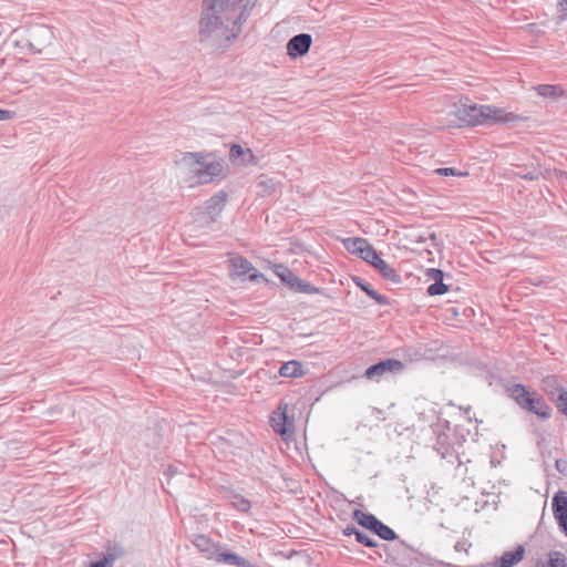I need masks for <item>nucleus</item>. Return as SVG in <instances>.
<instances>
[{
	"instance_id": "nucleus-1",
	"label": "nucleus",
	"mask_w": 567,
	"mask_h": 567,
	"mask_svg": "<svg viewBox=\"0 0 567 567\" xmlns=\"http://www.w3.org/2000/svg\"><path fill=\"white\" fill-rule=\"evenodd\" d=\"M256 0H203L199 40L215 48L229 45L243 31Z\"/></svg>"
},
{
	"instance_id": "nucleus-2",
	"label": "nucleus",
	"mask_w": 567,
	"mask_h": 567,
	"mask_svg": "<svg viewBox=\"0 0 567 567\" xmlns=\"http://www.w3.org/2000/svg\"><path fill=\"white\" fill-rule=\"evenodd\" d=\"M452 114L456 118V121L452 122L457 126L496 125L524 120L523 116L507 112L505 109L494 105H477L471 103L470 100L454 105Z\"/></svg>"
},
{
	"instance_id": "nucleus-3",
	"label": "nucleus",
	"mask_w": 567,
	"mask_h": 567,
	"mask_svg": "<svg viewBox=\"0 0 567 567\" xmlns=\"http://www.w3.org/2000/svg\"><path fill=\"white\" fill-rule=\"evenodd\" d=\"M507 395L524 411L533 413L540 419L547 420L551 416L553 410L545 398L535 390L522 383L507 384Z\"/></svg>"
},
{
	"instance_id": "nucleus-4",
	"label": "nucleus",
	"mask_w": 567,
	"mask_h": 567,
	"mask_svg": "<svg viewBox=\"0 0 567 567\" xmlns=\"http://www.w3.org/2000/svg\"><path fill=\"white\" fill-rule=\"evenodd\" d=\"M193 545L205 555L207 559H214L218 563H226L238 567H252L247 559L233 553L223 551L220 543H216L206 535H196Z\"/></svg>"
},
{
	"instance_id": "nucleus-5",
	"label": "nucleus",
	"mask_w": 567,
	"mask_h": 567,
	"mask_svg": "<svg viewBox=\"0 0 567 567\" xmlns=\"http://www.w3.org/2000/svg\"><path fill=\"white\" fill-rule=\"evenodd\" d=\"M202 159L203 157L198 153H186L183 155L182 162L190 167L196 166L194 173L197 183L207 184L221 173V165L219 163L206 164Z\"/></svg>"
},
{
	"instance_id": "nucleus-6",
	"label": "nucleus",
	"mask_w": 567,
	"mask_h": 567,
	"mask_svg": "<svg viewBox=\"0 0 567 567\" xmlns=\"http://www.w3.org/2000/svg\"><path fill=\"white\" fill-rule=\"evenodd\" d=\"M404 370V363L398 359L389 358L370 365L364 377L371 381H380L388 373L399 374Z\"/></svg>"
},
{
	"instance_id": "nucleus-7",
	"label": "nucleus",
	"mask_w": 567,
	"mask_h": 567,
	"mask_svg": "<svg viewBox=\"0 0 567 567\" xmlns=\"http://www.w3.org/2000/svg\"><path fill=\"white\" fill-rule=\"evenodd\" d=\"M367 254L368 256L363 260L373 266L385 280L396 285L402 282L401 276L396 270L383 260L374 248L368 250Z\"/></svg>"
},
{
	"instance_id": "nucleus-8",
	"label": "nucleus",
	"mask_w": 567,
	"mask_h": 567,
	"mask_svg": "<svg viewBox=\"0 0 567 567\" xmlns=\"http://www.w3.org/2000/svg\"><path fill=\"white\" fill-rule=\"evenodd\" d=\"M551 508L560 530L567 537V492L559 491L555 493Z\"/></svg>"
},
{
	"instance_id": "nucleus-9",
	"label": "nucleus",
	"mask_w": 567,
	"mask_h": 567,
	"mask_svg": "<svg viewBox=\"0 0 567 567\" xmlns=\"http://www.w3.org/2000/svg\"><path fill=\"white\" fill-rule=\"evenodd\" d=\"M293 419L287 415L286 406L279 405L277 411L274 412V416H271L274 431L282 437L290 436L293 433Z\"/></svg>"
},
{
	"instance_id": "nucleus-10",
	"label": "nucleus",
	"mask_w": 567,
	"mask_h": 567,
	"mask_svg": "<svg viewBox=\"0 0 567 567\" xmlns=\"http://www.w3.org/2000/svg\"><path fill=\"white\" fill-rule=\"evenodd\" d=\"M312 44V37L309 33H300L292 37L287 43V53L291 58L306 55Z\"/></svg>"
},
{
	"instance_id": "nucleus-11",
	"label": "nucleus",
	"mask_w": 567,
	"mask_h": 567,
	"mask_svg": "<svg viewBox=\"0 0 567 567\" xmlns=\"http://www.w3.org/2000/svg\"><path fill=\"white\" fill-rule=\"evenodd\" d=\"M227 198H228L227 193L224 190H220V192L216 193L214 196H212L205 203V206L202 209L207 212L208 214L213 215V217H209L210 220H218L223 209L225 208Z\"/></svg>"
},
{
	"instance_id": "nucleus-12",
	"label": "nucleus",
	"mask_w": 567,
	"mask_h": 567,
	"mask_svg": "<svg viewBox=\"0 0 567 567\" xmlns=\"http://www.w3.org/2000/svg\"><path fill=\"white\" fill-rule=\"evenodd\" d=\"M343 247L352 255H357L361 259H364L368 250H372L373 247L369 241L361 237H349L342 240Z\"/></svg>"
},
{
	"instance_id": "nucleus-13",
	"label": "nucleus",
	"mask_w": 567,
	"mask_h": 567,
	"mask_svg": "<svg viewBox=\"0 0 567 567\" xmlns=\"http://www.w3.org/2000/svg\"><path fill=\"white\" fill-rule=\"evenodd\" d=\"M124 555V550L121 546L114 544L109 546L106 553L103 555L101 560L92 561L90 567H113L114 561Z\"/></svg>"
},
{
	"instance_id": "nucleus-14",
	"label": "nucleus",
	"mask_w": 567,
	"mask_h": 567,
	"mask_svg": "<svg viewBox=\"0 0 567 567\" xmlns=\"http://www.w3.org/2000/svg\"><path fill=\"white\" fill-rule=\"evenodd\" d=\"M542 389L548 395L550 401H554L564 390L561 380L556 375H547L542 380Z\"/></svg>"
},
{
	"instance_id": "nucleus-15",
	"label": "nucleus",
	"mask_w": 567,
	"mask_h": 567,
	"mask_svg": "<svg viewBox=\"0 0 567 567\" xmlns=\"http://www.w3.org/2000/svg\"><path fill=\"white\" fill-rule=\"evenodd\" d=\"M524 546L518 545L514 550L505 551L496 561V567H513L524 558Z\"/></svg>"
},
{
	"instance_id": "nucleus-16",
	"label": "nucleus",
	"mask_w": 567,
	"mask_h": 567,
	"mask_svg": "<svg viewBox=\"0 0 567 567\" xmlns=\"http://www.w3.org/2000/svg\"><path fill=\"white\" fill-rule=\"evenodd\" d=\"M308 372V369L297 360L285 362L280 369L279 374L284 378H300Z\"/></svg>"
},
{
	"instance_id": "nucleus-17",
	"label": "nucleus",
	"mask_w": 567,
	"mask_h": 567,
	"mask_svg": "<svg viewBox=\"0 0 567 567\" xmlns=\"http://www.w3.org/2000/svg\"><path fill=\"white\" fill-rule=\"evenodd\" d=\"M275 274L280 280L291 290L296 291L298 285H300L301 278L295 275L288 267L284 265L275 266Z\"/></svg>"
},
{
	"instance_id": "nucleus-18",
	"label": "nucleus",
	"mask_w": 567,
	"mask_h": 567,
	"mask_svg": "<svg viewBox=\"0 0 567 567\" xmlns=\"http://www.w3.org/2000/svg\"><path fill=\"white\" fill-rule=\"evenodd\" d=\"M353 519L365 529L374 533L380 519H378L373 514L364 513L361 509H354L352 514Z\"/></svg>"
},
{
	"instance_id": "nucleus-19",
	"label": "nucleus",
	"mask_w": 567,
	"mask_h": 567,
	"mask_svg": "<svg viewBox=\"0 0 567 567\" xmlns=\"http://www.w3.org/2000/svg\"><path fill=\"white\" fill-rule=\"evenodd\" d=\"M353 281L370 298L375 300L377 303H379L381 306L389 305V299L385 296H383V295L379 293L378 291H375L374 289H372L371 286L369 284H367L362 278L353 277Z\"/></svg>"
},
{
	"instance_id": "nucleus-20",
	"label": "nucleus",
	"mask_w": 567,
	"mask_h": 567,
	"mask_svg": "<svg viewBox=\"0 0 567 567\" xmlns=\"http://www.w3.org/2000/svg\"><path fill=\"white\" fill-rule=\"evenodd\" d=\"M230 266H231L234 274L239 277L246 276L251 270H254L251 262L243 256L233 257L230 259Z\"/></svg>"
},
{
	"instance_id": "nucleus-21",
	"label": "nucleus",
	"mask_w": 567,
	"mask_h": 567,
	"mask_svg": "<svg viewBox=\"0 0 567 567\" xmlns=\"http://www.w3.org/2000/svg\"><path fill=\"white\" fill-rule=\"evenodd\" d=\"M535 90L538 95L549 99H557L564 94V90L560 85L539 84L535 86Z\"/></svg>"
},
{
	"instance_id": "nucleus-22",
	"label": "nucleus",
	"mask_w": 567,
	"mask_h": 567,
	"mask_svg": "<svg viewBox=\"0 0 567 567\" xmlns=\"http://www.w3.org/2000/svg\"><path fill=\"white\" fill-rule=\"evenodd\" d=\"M209 217H213V215L208 214L207 212L199 209L195 214L194 217V229H206L212 228V226L217 223V220H210Z\"/></svg>"
},
{
	"instance_id": "nucleus-23",
	"label": "nucleus",
	"mask_w": 567,
	"mask_h": 567,
	"mask_svg": "<svg viewBox=\"0 0 567 567\" xmlns=\"http://www.w3.org/2000/svg\"><path fill=\"white\" fill-rule=\"evenodd\" d=\"M536 567H567L566 556L561 551H551L548 560L537 564Z\"/></svg>"
},
{
	"instance_id": "nucleus-24",
	"label": "nucleus",
	"mask_w": 567,
	"mask_h": 567,
	"mask_svg": "<svg viewBox=\"0 0 567 567\" xmlns=\"http://www.w3.org/2000/svg\"><path fill=\"white\" fill-rule=\"evenodd\" d=\"M373 534L378 535L381 539L389 542L395 540L398 538L396 533L381 520L379 522Z\"/></svg>"
},
{
	"instance_id": "nucleus-25",
	"label": "nucleus",
	"mask_w": 567,
	"mask_h": 567,
	"mask_svg": "<svg viewBox=\"0 0 567 567\" xmlns=\"http://www.w3.org/2000/svg\"><path fill=\"white\" fill-rule=\"evenodd\" d=\"M231 505L243 513H247L251 507L250 501L240 494H235L231 496Z\"/></svg>"
},
{
	"instance_id": "nucleus-26",
	"label": "nucleus",
	"mask_w": 567,
	"mask_h": 567,
	"mask_svg": "<svg viewBox=\"0 0 567 567\" xmlns=\"http://www.w3.org/2000/svg\"><path fill=\"white\" fill-rule=\"evenodd\" d=\"M559 413L567 416V390L565 389L558 396L551 401Z\"/></svg>"
},
{
	"instance_id": "nucleus-27",
	"label": "nucleus",
	"mask_w": 567,
	"mask_h": 567,
	"mask_svg": "<svg viewBox=\"0 0 567 567\" xmlns=\"http://www.w3.org/2000/svg\"><path fill=\"white\" fill-rule=\"evenodd\" d=\"M449 291V286L443 281H436L429 286L427 293L430 296H439Z\"/></svg>"
},
{
	"instance_id": "nucleus-28",
	"label": "nucleus",
	"mask_w": 567,
	"mask_h": 567,
	"mask_svg": "<svg viewBox=\"0 0 567 567\" xmlns=\"http://www.w3.org/2000/svg\"><path fill=\"white\" fill-rule=\"evenodd\" d=\"M296 292L313 295V293H319L320 289L318 287L313 286L312 284L301 279L300 285H298V288L296 289Z\"/></svg>"
},
{
	"instance_id": "nucleus-29",
	"label": "nucleus",
	"mask_w": 567,
	"mask_h": 567,
	"mask_svg": "<svg viewBox=\"0 0 567 567\" xmlns=\"http://www.w3.org/2000/svg\"><path fill=\"white\" fill-rule=\"evenodd\" d=\"M355 540L361 544V545H364L369 548H373V547H377L378 543L371 538L370 536H368L365 533L359 530L358 533H355Z\"/></svg>"
},
{
	"instance_id": "nucleus-30",
	"label": "nucleus",
	"mask_w": 567,
	"mask_h": 567,
	"mask_svg": "<svg viewBox=\"0 0 567 567\" xmlns=\"http://www.w3.org/2000/svg\"><path fill=\"white\" fill-rule=\"evenodd\" d=\"M435 445L437 451L443 450L442 454L444 455L445 452L449 451V447L451 445L449 442V435L446 433H439Z\"/></svg>"
},
{
	"instance_id": "nucleus-31",
	"label": "nucleus",
	"mask_w": 567,
	"mask_h": 567,
	"mask_svg": "<svg viewBox=\"0 0 567 567\" xmlns=\"http://www.w3.org/2000/svg\"><path fill=\"white\" fill-rule=\"evenodd\" d=\"M245 153H248L250 157H254L251 151L249 148H247L246 151L238 144H234L231 147H230V151H229V157L231 159H237L239 158L240 156H243Z\"/></svg>"
},
{
	"instance_id": "nucleus-32",
	"label": "nucleus",
	"mask_w": 567,
	"mask_h": 567,
	"mask_svg": "<svg viewBox=\"0 0 567 567\" xmlns=\"http://www.w3.org/2000/svg\"><path fill=\"white\" fill-rule=\"evenodd\" d=\"M436 174L442 176H463L467 175V173H461L456 171L454 167H444V168H437L435 171Z\"/></svg>"
},
{
	"instance_id": "nucleus-33",
	"label": "nucleus",
	"mask_w": 567,
	"mask_h": 567,
	"mask_svg": "<svg viewBox=\"0 0 567 567\" xmlns=\"http://www.w3.org/2000/svg\"><path fill=\"white\" fill-rule=\"evenodd\" d=\"M426 276L433 280L434 282L436 281H443L444 279V272L443 270L441 269H436V268H430L427 269L426 271Z\"/></svg>"
},
{
	"instance_id": "nucleus-34",
	"label": "nucleus",
	"mask_w": 567,
	"mask_h": 567,
	"mask_svg": "<svg viewBox=\"0 0 567 567\" xmlns=\"http://www.w3.org/2000/svg\"><path fill=\"white\" fill-rule=\"evenodd\" d=\"M556 9L560 20H567V0H557Z\"/></svg>"
},
{
	"instance_id": "nucleus-35",
	"label": "nucleus",
	"mask_w": 567,
	"mask_h": 567,
	"mask_svg": "<svg viewBox=\"0 0 567 567\" xmlns=\"http://www.w3.org/2000/svg\"><path fill=\"white\" fill-rule=\"evenodd\" d=\"M542 175H543V173H542V172H536V171H534V172H528V173H526V174H523V175H520V177H522V178H524V179H527V181H536V179H538Z\"/></svg>"
},
{
	"instance_id": "nucleus-36",
	"label": "nucleus",
	"mask_w": 567,
	"mask_h": 567,
	"mask_svg": "<svg viewBox=\"0 0 567 567\" xmlns=\"http://www.w3.org/2000/svg\"><path fill=\"white\" fill-rule=\"evenodd\" d=\"M427 240H431V246L439 248L441 246V243L439 241V238L435 233H430L427 235Z\"/></svg>"
},
{
	"instance_id": "nucleus-37",
	"label": "nucleus",
	"mask_w": 567,
	"mask_h": 567,
	"mask_svg": "<svg viewBox=\"0 0 567 567\" xmlns=\"http://www.w3.org/2000/svg\"><path fill=\"white\" fill-rule=\"evenodd\" d=\"M359 529L354 526V525H348L343 530V535L344 536H351V535H354L355 536V533H358Z\"/></svg>"
},
{
	"instance_id": "nucleus-38",
	"label": "nucleus",
	"mask_w": 567,
	"mask_h": 567,
	"mask_svg": "<svg viewBox=\"0 0 567 567\" xmlns=\"http://www.w3.org/2000/svg\"><path fill=\"white\" fill-rule=\"evenodd\" d=\"M13 116V112L0 109V121L10 120Z\"/></svg>"
},
{
	"instance_id": "nucleus-39",
	"label": "nucleus",
	"mask_w": 567,
	"mask_h": 567,
	"mask_svg": "<svg viewBox=\"0 0 567 567\" xmlns=\"http://www.w3.org/2000/svg\"><path fill=\"white\" fill-rule=\"evenodd\" d=\"M465 546H466V542H457L455 545V550L456 551L466 550Z\"/></svg>"
},
{
	"instance_id": "nucleus-40",
	"label": "nucleus",
	"mask_w": 567,
	"mask_h": 567,
	"mask_svg": "<svg viewBox=\"0 0 567 567\" xmlns=\"http://www.w3.org/2000/svg\"><path fill=\"white\" fill-rule=\"evenodd\" d=\"M416 243L425 244L427 241V235H420L416 239Z\"/></svg>"
},
{
	"instance_id": "nucleus-41",
	"label": "nucleus",
	"mask_w": 567,
	"mask_h": 567,
	"mask_svg": "<svg viewBox=\"0 0 567 567\" xmlns=\"http://www.w3.org/2000/svg\"><path fill=\"white\" fill-rule=\"evenodd\" d=\"M176 472H177V471H176V468H175L174 466H172V465H171V466H168V468H167V474L173 475V474H175Z\"/></svg>"
},
{
	"instance_id": "nucleus-42",
	"label": "nucleus",
	"mask_w": 567,
	"mask_h": 567,
	"mask_svg": "<svg viewBox=\"0 0 567 567\" xmlns=\"http://www.w3.org/2000/svg\"><path fill=\"white\" fill-rule=\"evenodd\" d=\"M556 174H559L560 176H564L567 181V172H561V171H555Z\"/></svg>"
},
{
	"instance_id": "nucleus-43",
	"label": "nucleus",
	"mask_w": 567,
	"mask_h": 567,
	"mask_svg": "<svg viewBox=\"0 0 567 567\" xmlns=\"http://www.w3.org/2000/svg\"><path fill=\"white\" fill-rule=\"evenodd\" d=\"M258 277H259V275H258V274H251V275H249V279H250V280H256Z\"/></svg>"
},
{
	"instance_id": "nucleus-44",
	"label": "nucleus",
	"mask_w": 567,
	"mask_h": 567,
	"mask_svg": "<svg viewBox=\"0 0 567 567\" xmlns=\"http://www.w3.org/2000/svg\"><path fill=\"white\" fill-rule=\"evenodd\" d=\"M556 466H557L558 471H560V467H563V464H559V461H557Z\"/></svg>"
},
{
	"instance_id": "nucleus-45",
	"label": "nucleus",
	"mask_w": 567,
	"mask_h": 567,
	"mask_svg": "<svg viewBox=\"0 0 567 567\" xmlns=\"http://www.w3.org/2000/svg\"><path fill=\"white\" fill-rule=\"evenodd\" d=\"M556 466H557L558 471H560V467H563V464H559V461H557Z\"/></svg>"
},
{
	"instance_id": "nucleus-46",
	"label": "nucleus",
	"mask_w": 567,
	"mask_h": 567,
	"mask_svg": "<svg viewBox=\"0 0 567 567\" xmlns=\"http://www.w3.org/2000/svg\"><path fill=\"white\" fill-rule=\"evenodd\" d=\"M259 185H260V186H265V182H264V181H260V182H259Z\"/></svg>"
}]
</instances>
